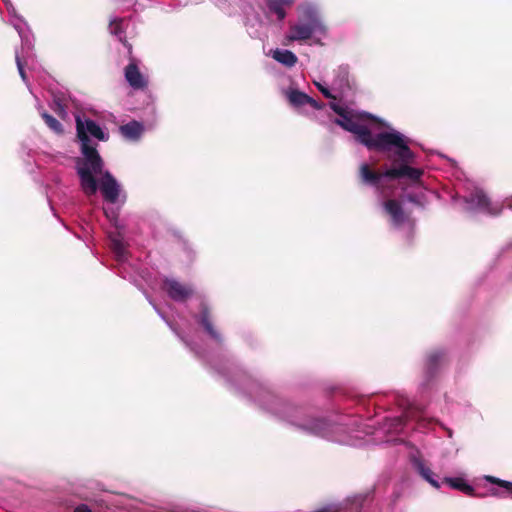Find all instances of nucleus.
I'll use <instances>...</instances> for the list:
<instances>
[{
	"instance_id": "15",
	"label": "nucleus",
	"mask_w": 512,
	"mask_h": 512,
	"mask_svg": "<svg viewBox=\"0 0 512 512\" xmlns=\"http://www.w3.org/2000/svg\"><path fill=\"white\" fill-rule=\"evenodd\" d=\"M110 244L116 261L120 265H124L128 261V252L126 250L124 238L120 232L110 235Z\"/></svg>"
},
{
	"instance_id": "16",
	"label": "nucleus",
	"mask_w": 512,
	"mask_h": 512,
	"mask_svg": "<svg viewBox=\"0 0 512 512\" xmlns=\"http://www.w3.org/2000/svg\"><path fill=\"white\" fill-rule=\"evenodd\" d=\"M129 20L126 18L112 17L109 22V31L112 35L122 42L128 49L131 47L126 42V28Z\"/></svg>"
},
{
	"instance_id": "7",
	"label": "nucleus",
	"mask_w": 512,
	"mask_h": 512,
	"mask_svg": "<svg viewBox=\"0 0 512 512\" xmlns=\"http://www.w3.org/2000/svg\"><path fill=\"white\" fill-rule=\"evenodd\" d=\"M463 195L454 196L453 200L460 202L465 211L498 216L503 210V204L492 200L477 183L467 180L463 184Z\"/></svg>"
},
{
	"instance_id": "5",
	"label": "nucleus",
	"mask_w": 512,
	"mask_h": 512,
	"mask_svg": "<svg viewBox=\"0 0 512 512\" xmlns=\"http://www.w3.org/2000/svg\"><path fill=\"white\" fill-rule=\"evenodd\" d=\"M9 14V21L18 32L21 39V51L16 50L15 59L21 79L30 90V84L24 70L25 66L32 64L34 55L32 53L33 37L24 19L17 14L15 7L10 0H2Z\"/></svg>"
},
{
	"instance_id": "9",
	"label": "nucleus",
	"mask_w": 512,
	"mask_h": 512,
	"mask_svg": "<svg viewBox=\"0 0 512 512\" xmlns=\"http://www.w3.org/2000/svg\"><path fill=\"white\" fill-rule=\"evenodd\" d=\"M97 190L99 189L104 200L112 204H124L126 194L122 191L121 185L109 171L102 168L101 174L96 176Z\"/></svg>"
},
{
	"instance_id": "4",
	"label": "nucleus",
	"mask_w": 512,
	"mask_h": 512,
	"mask_svg": "<svg viewBox=\"0 0 512 512\" xmlns=\"http://www.w3.org/2000/svg\"><path fill=\"white\" fill-rule=\"evenodd\" d=\"M297 13V19L289 24L283 36V44L323 45V40L328 36V27L319 4L302 2L297 7Z\"/></svg>"
},
{
	"instance_id": "2",
	"label": "nucleus",
	"mask_w": 512,
	"mask_h": 512,
	"mask_svg": "<svg viewBox=\"0 0 512 512\" xmlns=\"http://www.w3.org/2000/svg\"><path fill=\"white\" fill-rule=\"evenodd\" d=\"M246 393L263 409L309 435L340 444L358 446L362 444V434L372 433L371 425H365L360 429L357 419L352 420L346 416H338L332 420L309 415L303 408L284 401L267 387L254 381H249Z\"/></svg>"
},
{
	"instance_id": "3",
	"label": "nucleus",
	"mask_w": 512,
	"mask_h": 512,
	"mask_svg": "<svg viewBox=\"0 0 512 512\" xmlns=\"http://www.w3.org/2000/svg\"><path fill=\"white\" fill-rule=\"evenodd\" d=\"M77 139L80 144L81 155L76 159V172L80 180V187L87 197L97 193L96 176L101 174L104 161L97 146L98 142L109 139V133L94 120L76 116Z\"/></svg>"
},
{
	"instance_id": "23",
	"label": "nucleus",
	"mask_w": 512,
	"mask_h": 512,
	"mask_svg": "<svg viewBox=\"0 0 512 512\" xmlns=\"http://www.w3.org/2000/svg\"><path fill=\"white\" fill-rule=\"evenodd\" d=\"M42 118L44 119L46 125L56 134H61L63 132L62 124L50 114L43 112Z\"/></svg>"
},
{
	"instance_id": "11",
	"label": "nucleus",
	"mask_w": 512,
	"mask_h": 512,
	"mask_svg": "<svg viewBox=\"0 0 512 512\" xmlns=\"http://www.w3.org/2000/svg\"><path fill=\"white\" fill-rule=\"evenodd\" d=\"M263 13L271 23H283L296 0H263Z\"/></svg>"
},
{
	"instance_id": "20",
	"label": "nucleus",
	"mask_w": 512,
	"mask_h": 512,
	"mask_svg": "<svg viewBox=\"0 0 512 512\" xmlns=\"http://www.w3.org/2000/svg\"><path fill=\"white\" fill-rule=\"evenodd\" d=\"M144 128L137 121H131L120 127L121 135L128 141H137L141 138Z\"/></svg>"
},
{
	"instance_id": "21",
	"label": "nucleus",
	"mask_w": 512,
	"mask_h": 512,
	"mask_svg": "<svg viewBox=\"0 0 512 512\" xmlns=\"http://www.w3.org/2000/svg\"><path fill=\"white\" fill-rule=\"evenodd\" d=\"M415 467L419 474L427 481L429 482L433 487L439 488V482L434 478V473L430 470V468L426 467L423 462L420 460H416L414 462Z\"/></svg>"
},
{
	"instance_id": "30",
	"label": "nucleus",
	"mask_w": 512,
	"mask_h": 512,
	"mask_svg": "<svg viewBox=\"0 0 512 512\" xmlns=\"http://www.w3.org/2000/svg\"><path fill=\"white\" fill-rule=\"evenodd\" d=\"M507 205L512 209V196L508 199Z\"/></svg>"
},
{
	"instance_id": "17",
	"label": "nucleus",
	"mask_w": 512,
	"mask_h": 512,
	"mask_svg": "<svg viewBox=\"0 0 512 512\" xmlns=\"http://www.w3.org/2000/svg\"><path fill=\"white\" fill-rule=\"evenodd\" d=\"M287 98L289 102L296 108H301L305 105H310L314 109H319L321 107L316 100L299 90L288 91Z\"/></svg>"
},
{
	"instance_id": "1",
	"label": "nucleus",
	"mask_w": 512,
	"mask_h": 512,
	"mask_svg": "<svg viewBox=\"0 0 512 512\" xmlns=\"http://www.w3.org/2000/svg\"><path fill=\"white\" fill-rule=\"evenodd\" d=\"M330 106L337 114L334 120L337 125L352 133L367 149L384 153L391 162V167L383 173L372 170L368 163H362L359 168L362 183L375 188L385 198L383 188L388 180H420L423 170L414 167L416 156L410 148L409 137L369 113L343 107L338 103H331Z\"/></svg>"
},
{
	"instance_id": "28",
	"label": "nucleus",
	"mask_w": 512,
	"mask_h": 512,
	"mask_svg": "<svg viewBox=\"0 0 512 512\" xmlns=\"http://www.w3.org/2000/svg\"><path fill=\"white\" fill-rule=\"evenodd\" d=\"M105 214L111 220L116 219V217H117V214L114 211L105 210Z\"/></svg>"
},
{
	"instance_id": "10",
	"label": "nucleus",
	"mask_w": 512,
	"mask_h": 512,
	"mask_svg": "<svg viewBox=\"0 0 512 512\" xmlns=\"http://www.w3.org/2000/svg\"><path fill=\"white\" fill-rule=\"evenodd\" d=\"M426 414L424 411L412 409L405 413L404 416L386 418L381 430L385 433H399L403 430L406 422L415 421L419 426H424L426 422Z\"/></svg>"
},
{
	"instance_id": "19",
	"label": "nucleus",
	"mask_w": 512,
	"mask_h": 512,
	"mask_svg": "<svg viewBox=\"0 0 512 512\" xmlns=\"http://www.w3.org/2000/svg\"><path fill=\"white\" fill-rule=\"evenodd\" d=\"M125 78L129 85L134 89H141L146 85L144 76L141 74L138 67L134 63H130L125 68Z\"/></svg>"
},
{
	"instance_id": "31",
	"label": "nucleus",
	"mask_w": 512,
	"mask_h": 512,
	"mask_svg": "<svg viewBox=\"0 0 512 512\" xmlns=\"http://www.w3.org/2000/svg\"><path fill=\"white\" fill-rule=\"evenodd\" d=\"M121 274H123V278H126V275L124 274V271H120Z\"/></svg>"
},
{
	"instance_id": "18",
	"label": "nucleus",
	"mask_w": 512,
	"mask_h": 512,
	"mask_svg": "<svg viewBox=\"0 0 512 512\" xmlns=\"http://www.w3.org/2000/svg\"><path fill=\"white\" fill-rule=\"evenodd\" d=\"M484 479L489 483L495 484V485L499 486L500 488H503V490H500L499 488L490 489V494L492 496L499 497V498H504L507 496V494L512 496V482L511 481L502 480L500 478L490 476V475H485Z\"/></svg>"
},
{
	"instance_id": "25",
	"label": "nucleus",
	"mask_w": 512,
	"mask_h": 512,
	"mask_svg": "<svg viewBox=\"0 0 512 512\" xmlns=\"http://www.w3.org/2000/svg\"><path fill=\"white\" fill-rule=\"evenodd\" d=\"M429 193L430 192H428V191H421L419 194L408 195L407 199L411 203H414L420 207H424L429 201V199H428Z\"/></svg>"
},
{
	"instance_id": "26",
	"label": "nucleus",
	"mask_w": 512,
	"mask_h": 512,
	"mask_svg": "<svg viewBox=\"0 0 512 512\" xmlns=\"http://www.w3.org/2000/svg\"><path fill=\"white\" fill-rule=\"evenodd\" d=\"M444 358V353L440 350L432 351L427 357V368L432 371L435 366Z\"/></svg>"
},
{
	"instance_id": "13",
	"label": "nucleus",
	"mask_w": 512,
	"mask_h": 512,
	"mask_svg": "<svg viewBox=\"0 0 512 512\" xmlns=\"http://www.w3.org/2000/svg\"><path fill=\"white\" fill-rule=\"evenodd\" d=\"M196 321L203 327L205 332L210 336L212 340H214L216 343L222 342V335L215 328L210 309L205 302H201L200 312L196 316Z\"/></svg>"
},
{
	"instance_id": "8",
	"label": "nucleus",
	"mask_w": 512,
	"mask_h": 512,
	"mask_svg": "<svg viewBox=\"0 0 512 512\" xmlns=\"http://www.w3.org/2000/svg\"><path fill=\"white\" fill-rule=\"evenodd\" d=\"M383 215L392 228L410 237L414 229V220L403 207V200L386 199L382 201Z\"/></svg>"
},
{
	"instance_id": "14",
	"label": "nucleus",
	"mask_w": 512,
	"mask_h": 512,
	"mask_svg": "<svg viewBox=\"0 0 512 512\" xmlns=\"http://www.w3.org/2000/svg\"><path fill=\"white\" fill-rule=\"evenodd\" d=\"M266 55L271 57L277 63L281 64L282 66H284L286 68H292L298 62L297 55L288 49H283V48L270 49Z\"/></svg>"
},
{
	"instance_id": "24",
	"label": "nucleus",
	"mask_w": 512,
	"mask_h": 512,
	"mask_svg": "<svg viewBox=\"0 0 512 512\" xmlns=\"http://www.w3.org/2000/svg\"><path fill=\"white\" fill-rule=\"evenodd\" d=\"M149 302L153 305L154 309L156 310V312L158 313V315L169 325V327L181 338L182 341H184V343L191 347V349L193 351H195L196 353H198V351L196 350L195 347L192 346V344L190 343V341L184 337L173 325L171 322H169L167 319H166V316L164 315V313L151 301L149 300Z\"/></svg>"
},
{
	"instance_id": "12",
	"label": "nucleus",
	"mask_w": 512,
	"mask_h": 512,
	"mask_svg": "<svg viewBox=\"0 0 512 512\" xmlns=\"http://www.w3.org/2000/svg\"><path fill=\"white\" fill-rule=\"evenodd\" d=\"M162 289L169 298L176 302H184L194 295L195 289L191 284L182 283L174 278H165Z\"/></svg>"
},
{
	"instance_id": "27",
	"label": "nucleus",
	"mask_w": 512,
	"mask_h": 512,
	"mask_svg": "<svg viewBox=\"0 0 512 512\" xmlns=\"http://www.w3.org/2000/svg\"><path fill=\"white\" fill-rule=\"evenodd\" d=\"M316 85H317L318 89L321 91V93H322L325 97H327V98H331V97H332V95H331V93H330L329 89H328L326 86H324V85H322V84H320V83H316Z\"/></svg>"
},
{
	"instance_id": "29",
	"label": "nucleus",
	"mask_w": 512,
	"mask_h": 512,
	"mask_svg": "<svg viewBox=\"0 0 512 512\" xmlns=\"http://www.w3.org/2000/svg\"><path fill=\"white\" fill-rule=\"evenodd\" d=\"M74 512H91L86 506H79L75 509Z\"/></svg>"
},
{
	"instance_id": "22",
	"label": "nucleus",
	"mask_w": 512,
	"mask_h": 512,
	"mask_svg": "<svg viewBox=\"0 0 512 512\" xmlns=\"http://www.w3.org/2000/svg\"><path fill=\"white\" fill-rule=\"evenodd\" d=\"M446 481L449 483V485L452 488L458 489L468 495L473 494V491H474L473 487L470 486L469 484L465 483L460 478H447Z\"/></svg>"
},
{
	"instance_id": "6",
	"label": "nucleus",
	"mask_w": 512,
	"mask_h": 512,
	"mask_svg": "<svg viewBox=\"0 0 512 512\" xmlns=\"http://www.w3.org/2000/svg\"><path fill=\"white\" fill-rule=\"evenodd\" d=\"M9 14V21L18 32L21 39V51L16 50L15 59L21 79L30 90V84L24 70L25 66L32 64L34 55L32 53L33 37L24 19L17 14L15 7L10 0H2Z\"/></svg>"
}]
</instances>
